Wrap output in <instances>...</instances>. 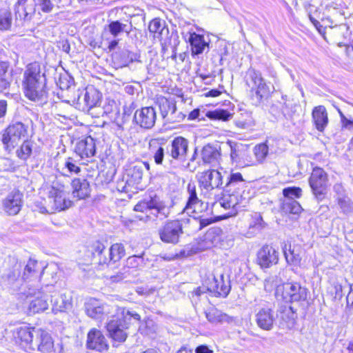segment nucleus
Masks as SVG:
<instances>
[{
	"mask_svg": "<svg viewBox=\"0 0 353 353\" xmlns=\"http://www.w3.org/2000/svg\"><path fill=\"white\" fill-rule=\"evenodd\" d=\"M22 85L25 96L30 100L40 104L47 102L46 75L41 72L38 63L34 62L28 65L23 73Z\"/></svg>",
	"mask_w": 353,
	"mask_h": 353,
	"instance_id": "obj_1",
	"label": "nucleus"
},
{
	"mask_svg": "<svg viewBox=\"0 0 353 353\" xmlns=\"http://www.w3.org/2000/svg\"><path fill=\"white\" fill-rule=\"evenodd\" d=\"M132 319L139 321L141 316L135 312H131L124 307H119L117 316L113 317L106 325L110 337L119 342L125 341L127 338L125 330L128 329Z\"/></svg>",
	"mask_w": 353,
	"mask_h": 353,
	"instance_id": "obj_2",
	"label": "nucleus"
},
{
	"mask_svg": "<svg viewBox=\"0 0 353 353\" xmlns=\"http://www.w3.org/2000/svg\"><path fill=\"white\" fill-rule=\"evenodd\" d=\"M248 192L245 190H231L225 188L222 196L216 201L215 205H219L229 212L224 215L225 218L236 215L238 211L246 207L250 200Z\"/></svg>",
	"mask_w": 353,
	"mask_h": 353,
	"instance_id": "obj_3",
	"label": "nucleus"
},
{
	"mask_svg": "<svg viewBox=\"0 0 353 353\" xmlns=\"http://www.w3.org/2000/svg\"><path fill=\"white\" fill-rule=\"evenodd\" d=\"M136 212H145L149 220L154 221L159 216L161 219L168 217L170 208L158 196H149L138 202L134 207Z\"/></svg>",
	"mask_w": 353,
	"mask_h": 353,
	"instance_id": "obj_4",
	"label": "nucleus"
},
{
	"mask_svg": "<svg viewBox=\"0 0 353 353\" xmlns=\"http://www.w3.org/2000/svg\"><path fill=\"white\" fill-rule=\"evenodd\" d=\"M53 288L52 285H46L41 289L30 288L24 291L28 299V312L29 314H34L44 312L48 308V294Z\"/></svg>",
	"mask_w": 353,
	"mask_h": 353,
	"instance_id": "obj_5",
	"label": "nucleus"
},
{
	"mask_svg": "<svg viewBox=\"0 0 353 353\" xmlns=\"http://www.w3.org/2000/svg\"><path fill=\"white\" fill-rule=\"evenodd\" d=\"M245 81L256 103H260L263 98H267L270 95V88L259 71L250 68L246 72Z\"/></svg>",
	"mask_w": 353,
	"mask_h": 353,
	"instance_id": "obj_6",
	"label": "nucleus"
},
{
	"mask_svg": "<svg viewBox=\"0 0 353 353\" xmlns=\"http://www.w3.org/2000/svg\"><path fill=\"white\" fill-rule=\"evenodd\" d=\"M47 206L39 208L41 213H54L55 211H61L70 208L72 201L67 199V192L64 187L56 188L53 185L49 192Z\"/></svg>",
	"mask_w": 353,
	"mask_h": 353,
	"instance_id": "obj_7",
	"label": "nucleus"
},
{
	"mask_svg": "<svg viewBox=\"0 0 353 353\" xmlns=\"http://www.w3.org/2000/svg\"><path fill=\"white\" fill-rule=\"evenodd\" d=\"M189 151V141L181 136L174 137L166 147L165 165L173 161L183 162Z\"/></svg>",
	"mask_w": 353,
	"mask_h": 353,
	"instance_id": "obj_8",
	"label": "nucleus"
},
{
	"mask_svg": "<svg viewBox=\"0 0 353 353\" xmlns=\"http://www.w3.org/2000/svg\"><path fill=\"white\" fill-rule=\"evenodd\" d=\"M28 137L27 128L21 122H17L10 125L2 136V142L5 149L10 152L21 141H24Z\"/></svg>",
	"mask_w": 353,
	"mask_h": 353,
	"instance_id": "obj_9",
	"label": "nucleus"
},
{
	"mask_svg": "<svg viewBox=\"0 0 353 353\" xmlns=\"http://www.w3.org/2000/svg\"><path fill=\"white\" fill-rule=\"evenodd\" d=\"M39 329L28 325L17 327L13 332L14 340L25 351H32Z\"/></svg>",
	"mask_w": 353,
	"mask_h": 353,
	"instance_id": "obj_10",
	"label": "nucleus"
},
{
	"mask_svg": "<svg viewBox=\"0 0 353 353\" xmlns=\"http://www.w3.org/2000/svg\"><path fill=\"white\" fill-rule=\"evenodd\" d=\"M183 233V224L179 220L168 221L159 230V238L165 243L176 244Z\"/></svg>",
	"mask_w": 353,
	"mask_h": 353,
	"instance_id": "obj_11",
	"label": "nucleus"
},
{
	"mask_svg": "<svg viewBox=\"0 0 353 353\" xmlns=\"http://www.w3.org/2000/svg\"><path fill=\"white\" fill-rule=\"evenodd\" d=\"M327 183V173L321 168H314L309 179V183L313 194L318 200H322L324 198Z\"/></svg>",
	"mask_w": 353,
	"mask_h": 353,
	"instance_id": "obj_12",
	"label": "nucleus"
},
{
	"mask_svg": "<svg viewBox=\"0 0 353 353\" xmlns=\"http://www.w3.org/2000/svg\"><path fill=\"white\" fill-rule=\"evenodd\" d=\"M157 103L159 106L162 118L168 123L181 122L185 118V114L176 110L174 101L168 100L164 97L157 98Z\"/></svg>",
	"mask_w": 353,
	"mask_h": 353,
	"instance_id": "obj_13",
	"label": "nucleus"
},
{
	"mask_svg": "<svg viewBox=\"0 0 353 353\" xmlns=\"http://www.w3.org/2000/svg\"><path fill=\"white\" fill-rule=\"evenodd\" d=\"M198 181L200 188L207 192L222 188L223 183L221 173L215 169L201 172L198 175Z\"/></svg>",
	"mask_w": 353,
	"mask_h": 353,
	"instance_id": "obj_14",
	"label": "nucleus"
},
{
	"mask_svg": "<svg viewBox=\"0 0 353 353\" xmlns=\"http://www.w3.org/2000/svg\"><path fill=\"white\" fill-rule=\"evenodd\" d=\"M85 311L89 317L100 321L111 312L108 305L94 298H90L86 301Z\"/></svg>",
	"mask_w": 353,
	"mask_h": 353,
	"instance_id": "obj_15",
	"label": "nucleus"
},
{
	"mask_svg": "<svg viewBox=\"0 0 353 353\" xmlns=\"http://www.w3.org/2000/svg\"><path fill=\"white\" fill-rule=\"evenodd\" d=\"M100 101V93L93 86L87 87L83 92L79 95L77 105L83 112H89L97 106Z\"/></svg>",
	"mask_w": 353,
	"mask_h": 353,
	"instance_id": "obj_16",
	"label": "nucleus"
},
{
	"mask_svg": "<svg viewBox=\"0 0 353 353\" xmlns=\"http://www.w3.org/2000/svg\"><path fill=\"white\" fill-rule=\"evenodd\" d=\"M187 202L183 212L191 216L202 211L203 202L197 195L194 183H189L187 186Z\"/></svg>",
	"mask_w": 353,
	"mask_h": 353,
	"instance_id": "obj_17",
	"label": "nucleus"
},
{
	"mask_svg": "<svg viewBox=\"0 0 353 353\" xmlns=\"http://www.w3.org/2000/svg\"><path fill=\"white\" fill-rule=\"evenodd\" d=\"M282 296L286 302L304 301L307 298V289L298 283H288L283 285Z\"/></svg>",
	"mask_w": 353,
	"mask_h": 353,
	"instance_id": "obj_18",
	"label": "nucleus"
},
{
	"mask_svg": "<svg viewBox=\"0 0 353 353\" xmlns=\"http://www.w3.org/2000/svg\"><path fill=\"white\" fill-rule=\"evenodd\" d=\"M157 119V113L153 107H144L137 110L134 114V120L141 128H152Z\"/></svg>",
	"mask_w": 353,
	"mask_h": 353,
	"instance_id": "obj_19",
	"label": "nucleus"
},
{
	"mask_svg": "<svg viewBox=\"0 0 353 353\" xmlns=\"http://www.w3.org/2000/svg\"><path fill=\"white\" fill-rule=\"evenodd\" d=\"M23 194L17 190L10 192L3 201L4 211L9 215L17 214L23 205Z\"/></svg>",
	"mask_w": 353,
	"mask_h": 353,
	"instance_id": "obj_20",
	"label": "nucleus"
},
{
	"mask_svg": "<svg viewBox=\"0 0 353 353\" xmlns=\"http://www.w3.org/2000/svg\"><path fill=\"white\" fill-rule=\"evenodd\" d=\"M278 261L279 253L270 245H263L257 252L256 261L261 268H268L276 264Z\"/></svg>",
	"mask_w": 353,
	"mask_h": 353,
	"instance_id": "obj_21",
	"label": "nucleus"
},
{
	"mask_svg": "<svg viewBox=\"0 0 353 353\" xmlns=\"http://www.w3.org/2000/svg\"><path fill=\"white\" fill-rule=\"evenodd\" d=\"M87 347L100 352H106L108 345L101 332L96 328L90 330L87 336Z\"/></svg>",
	"mask_w": 353,
	"mask_h": 353,
	"instance_id": "obj_22",
	"label": "nucleus"
},
{
	"mask_svg": "<svg viewBox=\"0 0 353 353\" xmlns=\"http://www.w3.org/2000/svg\"><path fill=\"white\" fill-rule=\"evenodd\" d=\"M207 290L216 296H226L230 291V281H224L223 274L219 276H213L207 284Z\"/></svg>",
	"mask_w": 353,
	"mask_h": 353,
	"instance_id": "obj_23",
	"label": "nucleus"
},
{
	"mask_svg": "<svg viewBox=\"0 0 353 353\" xmlns=\"http://www.w3.org/2000/svg\"><path fill=\"white\" fill-rule=\"evenodd\" d=\"M37 350L41 353H54V343L51 336L45 330L39 329L32 351Z\"/></svg>",
	"mask_w": 353,
	"mask_h": 353,
	"instance_id": "obj_24",
	"label": "nucleus"
},
{
	"mask_svg": "<svg viewBox=\"0 0 353 353\" xmlns=\"http://www.w3.org/2000/svg\"><path fill=\"white\" fill-rule=\"evenodd\" d=\"M248 217V228L243 234L247 238H252L266 227V223L263 221L261 213L257 212L249 214Z\"/></svg>",
	"mask_w": 353,
	"mask_h": 353,
	"instance_id": "obj_25",
	"label": "nucleus"
},
{
	"mask_svg": "<svg viewBox=\"0 0 353 353\" xmlns=\"http://www.w3.org/2000/svg\"><path fill=\"white\" fill-rule=\"evenodd\" d=\"M74 151L81 159L94 157L96 152L94 140L89 136L79 141L75 145Z\"/></svg>",
	"mask_w": 353,
	"mask_h": 353,
	"instance_id": "obj_26",
	"label": "nucleus"
},
{
	"mask_svg": "<svg viewBox=\"0 0 353 353\" xmlns=\"http://www.w3.org/2000/svg\"><path fill=\"white\" fill-rule=\"evenodd\" d=\"M234 123L237 128L242 130H252L255 126V121L252 112L243 109H240L236 112Z\"/></svg>",
	"mask_w": 353,
	"mask_h": 353,
	"instance_id": "obj_27",
	"label": "nucleus"
},
{
	"mask_svg": "<svg viewBox=\"0 0 353 353\" xmlns=\"http://www.w3.org/2000/svg\"><path fill=\"white\" fill-rule=\"evenodd\" d=\"M37 5L34 0H18L15 5L17 17L28 20L36 11Z\"/></svg>",
	"mask_w": 353,
	"mask_h": 353,
	"instance_id": "obj_28",
	"label": "nucleus"
},
{
	"mask_svg": "<svg viewBox=\"0 0 353 353\" xmlns=\"http://www.w3.org/2000/svg\"><path fill=\"white\" fill-rule=\"evenodd\" d=\"M255 320L260 328L270 330L273 327L275 320L274 312L268 307L261 308L256 314Z\"/></svg>",
	"mask_w": 353,
	"mask_h": 353,
	"instance_id": "obj_29",
	"label": "nucleus"
},
{
	"mask_svg": "<svg viewBox=\"0 0 353 353\" xmlns=\"http://www.w3.org/2000/svg\"><path fill=\"white\" fill-rule=\"evenodd\" d=\"M52 310L57 313L58 312H65L72 307V297L65 294H59L55 293L51 295Z\"/></svg>",
	"mask_w": 353,
	"mask_h": 353,
	"instance_id": "obj_30",
	"label": "nucleus"
},
{
	"mask_svg": "<svg viewBox=\"0 0 353 353\" xmlns=\"http://www.w3.org/2000/svg\"><path fill=\"white\" fill-rule=\"evenodd\" d=\"M73 196L78 199H83L90 195V183L85 179L75 178L72 181Z\"/></svg>",
	"mask_w": 353,
	"mask_h": 353,
	"instance_id": "obj_31",
	"label": "nucleus"
},
{
	"mask_svg": "<svg viewBox=\"0 0 353 353\" xmlns=\"http://www.w3.org/2000/svg\"><path fill=\"white\" fill-rule=\"evenodd\" d=\"M283 252L287 263L297 266L301 261V248L299 245L285 243L283 247Z\"/></svg>",
	"mask_w": 353,
	"mask_h": 353,
	"instance_id": "obj_32",
	"label": "nucleus"
},
{
	"mask_svg": "<svg viewBox=\"0 0 353 353\" xmlns=\"http://www.w3.org/2000/svg\"><path fill=\"white\" fill-rule=\"evenodd\" d=\"M312 116L316 128L319 132H323L328 123V116L325 108L323 105L316 106L312 110Z\"/></svg>",
	"mask_w": 353,
	"mask_h": 353,
	"instance_id": "obj_33",
	"label": "nucleus"
},
{
	"mask_svg": "<svg viewBox=\"0 0 353 353\" xmlns=\"http://www.w3.org/2000/svg\"><path fill=\"white\" fill-rule=\"evenodd\" d=\"M201 155L203 163L212 166L219 164L221 159L220 151L210 144H208L202 148Z\"/></svg>",
	"mask_w": 353,
	"mask_h": 353,
	"instance_id": "obj_34",
	"label": "nucleus"
},
{
	"mask_svg": "<svg viewBox=\"0 0 353 353\" xmlns=\"http://www.w3.org/2000/svg\"><path fill=\"white\" fill-rule=\"evenodd\" d=\"M253 154L255 157V159H252V157L248 155V159L243 161L245 166L256 165L257 164L264 162L268 154V147L266 143H263L255 145L253 148Z\"/></svg>",
	"mask_w": 353,
	"mask_h": 353,
	"instance_id": "obj_35",
	"label": "nucleus"
},
{
	"mask_svg": "<svg viewBox=\"0 0 353 353\" xmlns=\"http://www.w3.org/2000/svg\"><path fill=\"white\" fill-rule=\"evenodd\" d=\"M247 187L246 181L244 180L242 174L239 172H231L228 177L225 188L229 191L231 190H245Z\"/></svg>",
	"mask_w": 353,
	"mask_h": 353,
	"instance_id": "obj_36",
	"label": "nucleus"
},
{
	"mask_svg": "<svg viewBox=\"0 0 353 353\" xmlns=\"http://www.w3.org/2000/svg\"><path fill=\"white\" fill-rule=\"evenodd\" d=\"M9 63L0 61V92L8 90L12 81V75L9 72Z\"/></svg>",
	"mask_w": 353,
	"mask_h": 353,
	"instance_id": "obj_37",
	"label": "nucleus"
},
{
	"mask_svg": "<svg viewBox=\"0 0 353 353\" xmlns=\"http://www.w3.org/2000/svg\"><path fill=\"white\" fill-rule=\"evenodd\" d=\"M189 41L192 54L197 55L201 54L205 48H208V43L205 41L204 37L195 32L190 34Z\"/></svg>",
	"mask_w": 353,
	"mask_h": 353,
	"instance_id": "obj_38",
	"label": "nucleus"
},
{
	"mask_svg": "<svg viewBox=\"0 0 353 353\" xmlns=\"http://www.w3.org/2000/svg\"><path fill=\"white\" fill-rule=\"evenodd\" d=\"M205 317L212 324L223 323L229 321V316L214 307H210L205 311Z\"/></svg>",
	"mask_w": 353,
	"mask_h": 353,
	"instance_id": "obj_39",
	"label": "nucleus"
},
{
	"mask_svg": "<svg viewBox=\"0 0 353 353\" xmlns=\"http://www.w3.org/2000/svg\"><path fill=\"white\" fill-rule=\"evenodd\" d=\"M61 169V173L64 176L78 174L81 170L78 161L73 157H68L65 159L63 166Z\"/></svg>",
	"mask_w": 353,
	"mask_h": 353,
	"instance_id": "obj_40",
	"label": "nucleus"
},
{
	"mask_svg": "<svg viewBox=\"0 0 353 353\" xmlns=\"http://www.w3.org/2000/svg\"><path fill=\"white\" fill-rule=\"evenodd\" d=\"M125 254L124 245L122 243H117L111 245L109 249L108 262L115 263L121 260Z\"/></svg>",
	"mask_w": 353,
	"mask_h": 353,
	"instance_id": "obj_41",
	"label": "nucleus"
},
{
	"mask_svg": "<svg viewBox=\"0 0 353 353\" xmlns=\"http://www.w3.org/2000/svg\"><path fill=\"white\" fill-rule=\"evenodd\" d=\"M282 210L286 214H299L302 208L297 201L291 199H285L282 204Z\"/></svg>",
	"mask_w": 353,
	"mask_h": 353,
	"instance_id": "obj_42",
	"label": "nucleus"
},
{
	"mask_svg": "<svg viewBox=\"0 0 353 353\" xmlns=\"http://www.w3.org/2000/svg\"><path fill=\"white\" fill-rule=\"evenodd\" d=\"M127 26L119 21H114L108 24V30L112 37L117 38L123 32L130 33L131 30L128 29Z\"/></svg>",
	"mask_w": 353,
	"mask_h": 353,
	"instance_id": "obj_43",
	"label": "nucleus"
},
{
	"mask_svg": "<svg viewBox=\"0 0 353 353\" xmlns=\"http://www.w3.org/2000/svg\"><path fill=\"white\" fill-rule=\"evenodd\" d=\"M230 157L232 161L244 165L243 161L248 159V151L243 148L231 147Z\"/></svg>",
	"mask_w": 353,
	"mask_h": 353,
	"instance_id": "obj_44",
	"label": "nucleus"
},
{
	"mask_svg": "<svg viewBox=\"0 0 353 353\" xmlns=\"http://www.w3.org/2000/svg\"><path fill=\"white\" fill-rule=\"evenodd\" d=\"M37 266L38 263L37 261L30 259L24 268L23 279L26 280L32 277L38 278L39 272Z\"/></svg>",
	"mask_w": 353,
	"mask_h": 353,
	"instance_id": "obj_45",
	"label": "nucleus"
},
{
	"mask_svg": "<svg viewBox=\"0 0 353 353\" xmlns=\"http://www.w3.org/2000/svg\"><path fill=\"white\" fill-rule=\"evenodd\" d=\"M92 252L94 256L99 257V263L101 265L107 264L108 263V259L105 256L103 255V252L105 250V245L100 241H95L91 246Z\"/></svg>",
	"mask_w": 353,
	"mask_h": 353,
	"instance_id": "obj_46",
	"label": "nucleus"
},
{
	"mask_svg": "<svg viewBox=\"0 0 353 353\" xmlns=\"http://www.w3.org/2000/svg\"><path fill=\"white\" fill-rule=\"evenodd\" d=\"M206 117L212 120H221L225 121L232 117V114L226 110L216 109L212 111H208Z\"/></svg>",
	"mask_w": 353,
	"mask_h": 353,
	"instance_id": "obj_47",
	"label": "nucleus"
},
{
	"mask_svg": "<svg viewBox=\"0 0 353 353\" xmlns=\"http://www.w3.org/2000/svg\"><path fill=\"white\" fill-rule=\"evenodd\" d=\"M12 18L11 12L7 9L0 10V30H8L12 25Z\"/></svg>",
	"mask_w": 353,
	"mask_h": 353,
	"instance_id": "obj_48",
	"label": "nucleus"
},
{
	"mask_svg": "<svg viewBox=\"0 0 353 353\" xmlns=\"http://www.w3.org/2000/svg\"><path fill=\"white\" fill-rule=\"evenodd\" d=\"M139 56L128 50L123 51L119 56L121 66H127L134 61H140Z\"/></svg>",
	"mask_w": 353,
	"mask_h": 353,
	"instance_id": "obj_49",
	"label": "nucleus"
},
{
	"mask_svg": "<svg viewBox=\"0 0 353 353\" xmlns=\"http://www.w3.org/2000/svg\"><path fill=\"white\" fill-rule=\"evenodd\" d=\"M23 141L20 148L17 150V154L21 159L26 160L32 153V144L31 141L26 139Z\"/></svg>",
	"mask_w": 353,
	"mask_h": 353,
	"instance_id": "obj_50",
	"label": "nucleus"
},
{
	"mask_svg": "<svg viewBox=\"0 0 353 353\" xmlns=\"http://www.w3.org/2000/svg\"><path fill=\"white\" fill-rule=\"evenodd\" d=\"M143 171L141 169V166H139L138 164L134 165L128 172V176L130 177V182L133 183H139L143 177Z\"/></svg>",
	"mask_w": 353,
	"mask_h": 353,
	"instance_id": "obj_51",
	"label": "nucleus"
},
{
	"mask_svg": "<svg viewBox=\"0 0 353 353\" xmlns=\"http://www.w3.org/2000/svg\"><path fill=\"white\" fill-rule=\"evenodd\" d=\"M73 83V78L65 72L61 73L58 80L57 81V85L61 90H68L70 88Z\"/></svg>",
	"mask_w": 353,
	"mask_h": 353,
	"instance_id": "obj_52",
	"label": "nucleus"
},
{
	"mask_svg": "<svg viewBox=\"0 0 353 353\" xmlns=\"http://www.w3.org/2000/svg\"><path fill=\"white\" fill-rule=\"evenodd\" d=\"M152 155L154 162L157 165H163L165 163L166 153L163 146L159 145L157 148H152Z\"/></svg>",
	"mask_w": 353,
	"mask_h": 353,
	"instance_id": "obj_53",
	"label": "nucleus"
},
{
	"mask_svg": "<svg viewBox=\"0 0 353 353\" xmlns=\"http://www.w3.org/2000/svg\"><path fill=\"white\" fill-rule=\"evenodd\" d=\"M54 0H34L37 7L43 12L49 13L52 11Z\"/></svg>",
	"mask_w": 353,
	"mask_h": 353,
	"instance_id": "obj_54",
	"label": "nucleus"
},
{
	"mask_svg": "<svg viewBox=\"0 0 353 353\" xmlns=\"http://www.w3.org/2000/svg\"><path fill=\"white\" fill-rule=\"evenodd\" d=\"M143 263V259L141 255H133L129 256L125 262L128 268L135 269L141 266Z\"/></svg>",
	"mask_w": 353,
	"mask_h": 353,
	"instance_id": "obj_55",
	"label": "nucleus"
},
{
	"mask_svg": "<svg viewBox=\"0 0 353 353\" xmlns=\"http://www.w3.org/2000/svg\"><path fill=\"white\" fill-rule=\"evenodd\" d=\"M282 315L281 316V319L286 322L287 327H291L294 325V314L292 312L291 307L285 309L282 312Z\"/></svg>",
	"mask_w": 353,
	"mask_h": 353,
	"instance_id": "obj_56",
	"label": "nucleus"
},
{
	"mask_svg": "<svg viewBox=\"0 0 353 353\" xmlns=\"http://www.w3.org/2000/svg\"><path fill=\"white\" fill-rule=\"evenodd\" d=\"M283 194L285 199L299 198L301 195V189L296 187L286 188L283 189Z\"/></svg>",
	"mask_w": 353,
	"mask_h": 353,
	"instance_id": "obj_57",
	"label": "nucleus"
},
{
	"mask_svg": "<svg viewBox=\"0 0 353 353\" xmlns=\"http://www.w3.org/2000/svg\"><path fill=\"white\" fill-rule=\"evenodd\" d=\"M148 29L152 33L161 32L163 29V24L159 19H154L150 22Z\"/></svg>",
	"mask_w": 353,
	"mask_h": 353,
	"instance_id": "obj_58",
	"label": "nucleus"
},
{
	"mask_svg": "<svg viewBox=\"0 0 353 353\" xmlns=\"http://www.w3.org/2000/svg\"><path fill=\"white\" fill-rule=\"evenodd\" d=\"M103 41L107 46L108 49L112 51L115 49L119 43V39L117 38L106 37L105 34L103 35Z\"/></svg>",
	"mask_w": 353,
	"mask_h": 353,
	"instance_id": "obj_59",
	"label": "nucleus"
},
{
	"mask_svg": "<svg viewBox=\"0 0 353 353\" xmlns=\"http://www.w3.org/2000/svg\"><path fill=\"white\" fill-rule=\"evenodd\" d=\"M339 113L343 127L349 130L353 128V120L347 119L341 112H339Z\"/></svg>",
	"mask_w": 353,
	"mask_h": 353,
	"instance_id": "obj_60",
	"label": "nucleus"
},
{
	"mask_svg": "<svg viewBox=\"0 0 353 353\" xmlns=\"http://www.w3.org/2000/svg\"><path fill=\"white\" fill-rule=\"evenodd\" d=\"M195 353H213V351L207 345H201L196 348Z\"/></svg>",
	"mask_w": 353,
	"mask_h": 353,
	"instance_id": "obj_61",
	"label": "nucleus"
},
{
	"mask_svg": "<svg viewBox=\"0 0 353 353\" xmlns=\"http://www.w3.org/2000/svg\"><path fill=\"white\" fill-rule=\"evenodd\" d=\"M337 200L338 204L343 209H345L349 204V199L345 196H339Z\"/></svg>",
	"mask_w": 353,
	"mask_h": 353,
	"instance_id": "obj_62",
	"label": "nucleus"
},
{
	"mask_svg": "<svg viewBox=\"0 0 353 353\" xmlns=\"http://www.w3.org/2000/svg\"><path fill=\"white\" fill-rule=\"evenodd\" d=\"M7 103L4 100H0V118L6 114Z\"/></svg>",
	"mask_w": 353,
	"mask_h": 353,
	"instance_id": "obj_63",
	"label": "nucleus"
},
{
	"mask_svg": "<svg viewBox=\"0 0 353 353\" xmlns=\"http://www.w3.org/2000/svg\"><path fill=\"white\" fill-rule=\"evenodd\" d=\"M200 112L198 109H194L192 112H190L188 115L189 120H194L197 119L199 116Z\"/></svg>",
	"mask_w": 353,
	"mask_h": 353,
	"instance_id": "obj_64",
	"label": "nucleus"
}]
</instances>
